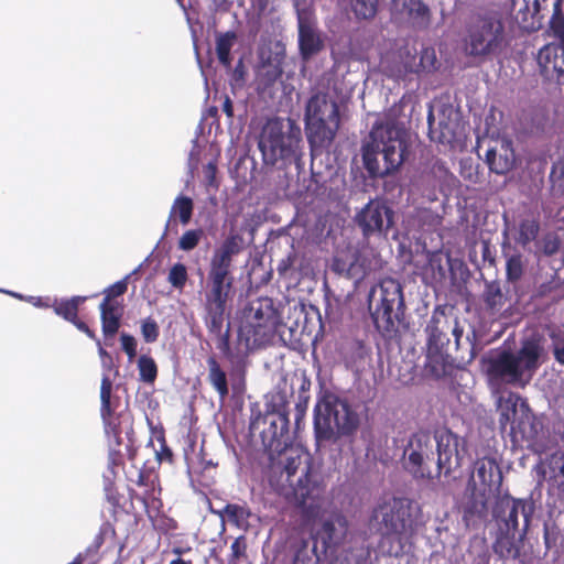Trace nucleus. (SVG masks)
<instances>
[{"label":"nucleus","instance_id":"bb28decb","mask_svg":"<svg viewBox=\"0 0 564 564\" xmlns=\"http://www.w3.org/2000/svg\"><path fill=\"white\" fill-rule=\"evenodd\" d=\"M419 73L417 57L408 48L400 50L387 65V74L397 79L405 78L409 74Z\"/></svg>","mask_w":564,"mask_h":564},{"label":"nucleus","instance_id":"9d476101","mask_svg":"<svg viewBox=\"0 0 564 564\" xmlns=\"http://www.w3.org/2000/svg\"><path fill=\"white\" fill-rule=\"evenodd\" d=\"M292 452L285 453L283 474L289 485L285 496L296 506H305L308 500L322 498L324 487L318 475L312 470L311 458L307 455H292Z\"/></svg>","mask_w":564,"mask_h":564},{"label":"nucleus","instance_id":"8fccbe9b","mask_svg":"<svg viewBox=\"0 0 564 564\" xmlns=\"http://www.w3.org/2000/svg\"><path fill=\"white\" fill-rule=\"evenodd\" d=\"M378 0H350L351 9L358 19L369 20L377 13Z\"/></svg>","mask_w":564,"mask_h":564},{"label":"nucleus","instance_id":"5fc2aeb1","mask_svg":"<svg viewBox=\"0 0 564 564\" xmlns=\"http://www.w3.org/2000/svg\"><path fill=\"white\" fill-rule=\"evenodd\" d=\"M130 498L140 500L145 509L150 506L155 507V503L161 505L160 499L155 495L154 480H151V486L145 487L143 494L139 495L133 489L130 490Z\"/></svg>","mask_w":564,"mask_h":564},{"label":"nucleus","instance_id":"a18cd8bd","mask_svg":"<svg viewBox=\"0 0 564 564\" xmlns=\"http://www.w3.org/2000/svg\"><path fill=\"white\" fill-rule=\"evenodd\" d=\"M319 560L317 544L314 542L313 547L310 549L308 541L301 540L294 553L293 564H317Z\"/></svg>","mask_w":564,"mask_h":564},{"label":"nucleus","instance_id":"72a5a7b5","mask_svg":"<svg viewBox=\"0 0 564 564\" xmlns=\"http://www.w3.org/2000/svg\"><path fill=\"white\" fill-rule=\"evenodd\" d=\"M221 518H226L228 522L237 528H247L249 519L252 514L248 505L245 503H227L223 510L216 511Z\"/></svg>","mask_w":564,"mask_h":564},{"label":"nucleus","instance_id":"b1692460","mask_svg":"<svg viewBox=\"0 0 564 564\" xmlns=\"http://www.w3.org/2000/svg\"><path fill=\"white\" fill-rule=\"evenodd\" d=\"M498 530L496 532V538L492 543L494 553L500 560H517L521 555V549L523 546V541L525 538H522V531L519 532Z\"/></svg>","mask_w":564,"mask_h":564},{"label":"nucleus","instance_id":"4c0bfd02","mask_svg":"<svg viewBox=\"0 0 564 564\" xmlns=\"http://www.w3.org/2000/svg\"><path fill=\"white\" fill-rule=\"evenodd\" d=\"M119 406V398H112V381L108 376H104L100 383V416L101 419L116 413Z\"/></svg>","mask_w":564,"mask_h":564},{"label":"nucleus","instance_id":"ea45409f","mask_svg":"<svg viewBox=\"0 0 564 564\" xmlns=\"http://www.w3.org/2000/svg\"><path fill=\"white\" fill-rule=\"evenodd\" d=\"M552 15L549 21L547 33L558 41V45H564V12L562 0H555L552 6Z\"/></svg>","mask_w":564,"mask_h":564},{"label":"nucleus","instance_id":"dca6fc26","mask_svg":"<svg viewBox=\"0 0 564 564\" xmlns=\"http://www.w3.org/2000/svg\"><path fill=\"white\" fill-rule=\"evenodd\" d=\"M437 460L436 474L449 475L462 466L466 453L465 442L449 430H443L434 436Z\"/></svg>","mask_w":564,"mask_h":564},{"label":"nucleus","instance_id":"a878e982","mask_svg":"<svg viewBox=\"0 0 564 564\" xmlns=\"http://www.w3.org/2000/svg\"><path fill=\"white\" fill-rule=\"evenodd\" d=\"M486 163L490 172L496 173L498 175H505L508 172H510L516 164V154L514 150L511 147V142H502L499 150H487Z\"/></svg>","mask_w":564,"mask_h":564},{"label":"nucleus","instance_id":"f704fd0d","mask_svg":"<svg viewBox=\"0 0 564 564\" xmlns=\"http://www.w3.org/2000/svg\"><path fill=\"white\" fill-rule=\"evenodd\" d=\"M283 69L278 64L263 65L257 77V90L260 94L272 95L273 87L281 79Z\"/></svg>","mask_w":564,"mask_h":564},{"label":"nucleus","instance_id":"774afa93","mask_svg":"<svg viewBox=\"0 0 564 564\" xmlns=\"http://www.w3.org/2000/svg\"><path fill=\"white\" fill-rule=\"evenodd\" d=\"M448 174H449V171L446 167L445 163L442 162L441 160H436L433 163L431 171L424 177H426L430 181L431 176H434L437 178H443V177H446Z\"/></svg>","mask_w":564,"mask_h":564},{"label":"nucleus","instance_id":"f3484780","mask_svg":"<svg viewBox=\"0 0 564 564\" xmlns=\"http://www.w3.org/2000/svg\"><path fill=\"white\" fill-rule=\"evenodd\" d=\"M393 214L384 202L372 199L356 215V223L365 238L386 236L393 225Z\"/></svg>","mask_w":564,"mask_h":564},{"label":"nucleus","instance_id":"20e7f679","mask_svg":"<svg viewBox=\"0 0 564 564\" xmlns=\"http://www.w3.org/2000/svg\"><path fill=\"white\" fill-rule=\"evenodd\" d=\"M360 424L359 414L347 399L325 391L314 408V432L318 442L337 441L354 435Z\"/></svg>","mask_w":564,"mask_h":564},{"label":"nucleus","instance_id":"09e8293b","mask_svg":"<svg viewBox=\"0 0 564 564\" xmlns=\"http://www.w3.org/2000/svg\"><path fill=\"white\" fill-rule=\"evenodd\" d=\"M289 399L285 391L279 390L270 395L267 402L265 413L284 414L289 416L288 412Z\"/></svg>","mask_w":564,"mask_h":564},{"label":"nucleus","instance_id":"393cba45","mask_svg":"<svg viewBox=\"0 0 564 564\" xmlns=\"http://www.w3.org/2000/svg\"><path fill=\"white\" fill-rule=\"evenodd\" d=\"M474 467L478 480L485 486V490L487 489L490 492L500 491L503 476L496 458L489 456L477 458Z\"/></svg>","mask_w":564,"mask_h":564},{"label":"nucleus","instance_id":"49530a36","mask_svg":"<svg viewBox=\"0 0 564 564\" xmlns=\"http://www.w3.org/2000/svg\"><path fill=\"white\" fill-rule=\"evenodd\" d=\"M129 275L124 276L123 279L117 281L116 283L109 285L102 292L104 299L101 303H109V304H116V303H123L122 296L128 291V281Z\"/></svg>","mask_w":564,"mask_h":564},{"label":"nucleus","instance_id":"423d86ee","mask_svg":"<svg viewBox=\"0 0 564 564\" xmlns=\"http://www.w3.org/2000/svg\"><path fill=\"white\" fill-rule=\"evenodd\" d=\"M280 324V315L271 297L250 301L245 308V322L238 330V346H243L246 351L265 346L274 339Z\"/></svg>","mask_w":564,"mask_h":564},{"label":"nucleus","instance_id":"473e14b6","mask_svg":"<svg viewBox=\"0 0 564 564\" xmlns=\"http://www.w3.org/2000/svg\"><path fill=\"white\" fill-rule=\"evenodd\" d=\"M104 423L105 433L113 437L117 445L122 443V433L128 434L132 429V417L129 412H116L110 416L101 419Z\"/></svg>","mask_w":564,"mask_h":564},{"label":"nucleus","instance_id":"c03bdc74","mask_svg":"<svg viewBox=\"0 0 564 564\" xmlns=\"http://www.w3.org/2000/svg\"><path fill=\"white\" fill-rule=\"evenodd\" d=\"M482 300L489 310H498L505 304V296L499 281H487L482 293Z\"/></svg>","mask_w":564,"mask_h":564},{"label":"nucleus","instance_id":"f257e3e1","mask_svg":"<svg viewBox=\"0 0 564 564\" xmlns=\"http://www.w3.org/2000/svg\"><path fill=\"white\" fill-rule=\"evenodd\" d=\"M406 154L405 132L393 121H376L361 147L364 167L372 178L397 172Z\"/></svg>","mask_w":564,"mask_h":564},{"label":"nucleus","instance_id":"2f4dec72","mask_svg":"<svg viewBox=\"0 0 564 564\" xmlns=\"http://www.w3.org/2000/svg\"><path fill=\"white\" fill-rule=\"evenodd\" d=\"M243 248V238L238 234H230L214 252L210 263L232 269V258Z\"/></svg>","mask_w":564,"mask_h":564},{"label":"nucleus","instance_id":"1a4fd4ad","mask_svg":"<svg viewBox=\"0 0 564 564\" xmlns=\"http://www.w3.org/2000/svg\"><path fill=\"white\" fill-rule=\"evenodd\" d=\"M319 500H308L307 505L300 507L310 524L312 539L322 544L321 553L326 554L328 549L338 546L346 538L348 520L338 509H322Z\"/></svg>","mask_w":564,"mask_h":564},{"label":"nucleus","instance_id":"de8ad7c7","mask_svg":"<svg viewBox=\"0 0 564 564\" xmlns=\"http://www.w3.org/2000/svg\"><path fill=\"white\" fill-rule=\"evenodd\" d=\"M140 380L145 383H153L158 377V366L154 359L148 355H141L138 359Z\"/></svg>","mask_w":564,"mask_h":564},{"label":"nucleus","instance_id":"6e6552de","mask_svg":"<svg viewBox=\"0 0 564 564\" xmlns=\"http://www.w3.org/2000/svg\"><path fill=\"white\" fill-rule=\"evenodd\" d=\"M339 108L325 93H316L305 107V130L312 151L327 149L339 128Z\"/></svg>","mask_w":564,"mask_h":564},{"label":"nucleus","instance_id":"58836bf2","mask_svg":"<svg viewBox=\"0 0 564 564\" xmlns=\"http://www.w3.org/2000/svg\"><path fill=\"white\" fill-rule=\"evenodd\" d=\"M539 231L540 223L538 218L533 216L522 218L518 226L516 241L518 245L525 248L538 238Z\"/></svg>","mask_w":564,"mask_h":564},{"label":"nucleus","instance_id":"5701e85b","mask_svg":"<svg viewBox=\"0 0 564 564\" xmlns=\"http://www.w3.org/2000/svg\"><path fill=\"white\" fill-rule=\"evenodd\" d=\"M86 300V296L79 295L72 296L70 299L55 300L52 307L56 315L72 323L78 330L85 333L88 337L95 338V333L78 317L79 305Z\"/></svg>","mask_w":564,"mask_h":564},{"label":"nucleus","instance_id":"603ef678","mask_svg":"<svg viewBox=\"0 0 564 564\" xmlns=\"http://www.w3.org/2000/svg\"><path fill=\"white\" fill-rule=\"evenodd\" d=\"M203 237V229L186 230L178 240V249L183 251H191L198 246Z\"/></svg>","mask_w":564,"mask_h":564},{"label":"nucleus","instance_id":"4d7b16f0","mask_svg":"<svg viewBox=\"0 0 564 564\" xmlns=\"http://www.w3.org/2000/svg\"><path fill=\"white\" fill-rule=\"evenodd\" d=\"M437 58L433 48H424L421 52L417 65L421 72L430 73L436 69Z\"/></svg>","mask_w":564,"mask_h":564},{"label":"nucleus","instance_id":"680f3d73","mask_svg":"<svg viewBox=\"0 0 564 564\" xmlns=\"http://www.w3.org/2000/svg\"><path fill=\"white\" fill-rule=\"evenodd\" d=\"M105 494L107 501L113 507V512H117L118 508H122L123 496L118 491L113 484L109 482L105 487Z\"/></svg>","mask_w":564,"mask_h":564},{"label":"nucleus","instance_id":"7c9ffc66","mask_svg":"<svg viewBox=\"0 0 564 564\" xmlns=\"http://www.w3.org/2000/svg\"><path fill=\"white\" fill-rule=\"evenodd\" d=\"M100 321L102 334L106 338H112L121 326V319L124 313L123 303H100Z\"/></svg>","mask_w":564,"mask_h":564},{"label":"nucleus","instance_id":"f03ea898","mask_svg":"<svg viewBox=\"0 0 564 564\" xmlns=\"http://www.w3.org/2000/svg\"><path fill=\"white\" fill-rule=\"evenodd\" d=\"M371 518L382 540L391 542L388 553L393 556L403 554L405 546L424 524L420 506L404 497L382 501L373 509Z\"/></svg>","mask_w":564,"mask_h":564},{"label":"nucleus","instance_id":"c9c22d12","mask_svg":"<svg viewBox=\"0 0 564 564\" xmlns=\"http://www.w3.org/2000/svg\"><path fill=\"white\" fill-rule=\"evenodd\" d=\"M487 512V497L485 490L477 492L476 488L469 499L465 502L463 508V519L465 522L473 521L474 519H481Z\"/></svg>","mask_w":564,"mask_h":564},{"label":"nucleus","instance_id":"4be33fe9","mask_svg":"<svg viewBox=\"0 0 564 564\" xmlns=\"http://www.w3.org/2000/svg\"><path fill=\"white\" fill-rule=\"evenodd\" d=\"M451 328V317L444 310L436 308L432 313L431 319L426 325L427 349L429 351L441 352L449 344L447 336Z\"/></svg>","mask_w":564,"mask_h":564},{"label":"nucleus","instance_id":"e433bc0d","mask_svg":"<svg viewBox=\"0 0 564 564\" xmlns=\"http://www.w3.org/2000/svg\"><path fill=\"white\" fill-rule=\"evenodd\" d=\"M207 366L209 383L217 391L220 399H225L229 393L226 372L221 369L219 362L214 356H210L207 359Z\"/></svg>","mask_w":564,"mask_h":564},{"label":"nucleus","instance_id":"a19ab883","mask_svg":"<svg viewBox=\"0 0 564 564\" xmlns=\"http://www.w3.org/2000/svg\"><path fill=\"white\" fill-rule=\"evenodd\" d=\"M237 35L232 31L220 33L216 39V54L219 63L226 67H231L230 52L235 44Z\"/></svg>","mask_w":564,"mask_h":564},{"label":"nucleus","instance_id":"a211bd4d","mask_svg":"<svg viewBox=\"0 0 564 564\" xmlns=\"http://www.w3.org/2000/svg\"><path fill=\"white\" fill-rule=\"evenodd\" d=\"M512 422L510 435L513 442H527L533 445L538 442L543 432V422L533 413L525 402L520 406L511 404Z\"/></svg>","mask_w":564,"mask_h":564},{"label":"nucleus","instance_id":"6e6d98bb","mask_svg":"<svg viewBox=\"0 0 564 564\" xmlns=\"http://www.w3.org/2000/svg\"><path fill=\"white\" fill-rule=\"evenodd\" d=\"M141 334L145 343L150 344L156 341L160 336L158 323L151 317L143 319L141 324Z\"/></svg>","mask_w":564,"mask_h":564},{"label":"nucleus","instance_id":"bf43d9fd","mask_svg":"<svg viewBox=\"0 0 564 564\" xmlns=\"http://www.w3.org/2000/svg\"><path fill=\"white\" fill-rule=\"evenodd\" d=\"M310 395L299 394V400L295 403V413H294V425L295 430L301 429V424L303 423L304 416L306 414L308 408Z\"/></svg>","mask_w":564,"mask_h":564},{"label":"nucleus","instance_id":"338daca9","mask_svg":"<svg viewBox=\"0 0 564 564\" xmlns=\"http://www.w3.org/2000/svg\"><path fill=\"white\" fill-rule=\"evenodd\" d=\"M106 532L107 530L101 528L99 530V532L95 535L94 540L91 541V543L88 545V547L86 549V554L87 555H97L100 547L104 545L105 543V540H106Z\"/></svg>","mask_w":564,"mask_h":564},{"label":"nucleus","instance_id":"3c124183","mask_svg":"<svg viewBox=\"0 0 564 564\" xmlns=\"http://www.w3.org/2000/svg\"><path fill=\"white\" fill-rule=\"evenodd\" d=\"M425 368L436 378L444 376L445 357L443 351L436 352L427 350Z\"/></svg>","mask_w":564,"mask_h":564},{"label":"nucleus","instance_id":"f8f14e48","mask_svg":"<svg viewBox=\"0 0 564 564\" xmlns=\"http://www.w3.org/2000/svg\"><path fill=\"white\" fill-rule=\"evenodd\" d=\"M235 276L231 268L209 263L207 291L205 293V316L216 330L225 322L227 303L235 296Z\"/></svg>","mask_w":564,"mask_h":564},{"label":"nucleus","instance_id":"e2e57ef3","mask_svg":"<svg viewBox=\"0 0 564 564\" xmlns=\"http://www.w3.org/2000/svg\"><path fill=\"white\" fill-rule=\"evenodd\" d=\"M120 340L123 351L127 354L130 360L133 359L137 356L135 338L130 334L122 333Z\"/></svg>","mask_w":564,"mask_h":564},{"label":"nucleus","instance_id":"cd10ccee","mask_svg":"<svg viewBox=\"0 0 564 564\" xmlns=\"http://www.w3.org/2000/svg\"><path fill=\"white\" fill-rule=\"evenodd\" d=\"M392 8L417 25L425 26L431 21V10L422 0H392Z\"/></svg>","mask_w":564,"mask_h":564},{"label":"nucleus","instance_id":"0eeeda50","mask_svg":"<svg viewBox=\"0 0 564 564\" xmlns=\"http://www.w3.org/2000/svg\"><path fill=\"white\" fill-rule=\"evenodd\" d=\"M301 130L292 129L283 131V124L279 120H270L263 127L258 147L262 153L265 165L285 169L291 164L297 167L301 164Z\"/></svg>","mask_w":564,"mask_h":564},{"label":"nucleus","instance_id":"052dcab7","mask_svg":"<svg viewBox=\"0 0 564 564\" xmlns=\"http://www.w3.org/2000/svg\"><path fill=\"white\" fill-rule=\"evenodd\" d=\"M205 185L207 188H213L215 191L219 187V182L217 180V164L216 162H208L203 170Z\"/></svg>","mask_w":564,"mask_h":564},{"label":"nucleus","instance_id":"c756f323","mask_svg":"<svg viewBox=\"0 0 564 564\" xmlns=\"http://www.w3.org/2000/svg\"><path fill=\"white\" fill-rule=\"evenodd\" d=\"M545 476L550 489L564 499V453L555 452L545 459Z\"/></svg>","mask_w":564,"mask_h":564},{"label":"nucleus","instance_id":"13d9d810","mask_svg":"<svg viewBox=\"0 0 564 564\" xmlns=\"http://www.w3.org/2000/svg\"><path fill=\"white\" fill-rule=\"evenodd\" d=\"M230 549L229 564H237L241 558H247V541L243 535L236 538Z\"/></svg>","mask_w":564,"mask_h":564},{"label":"nucleus","instance_id":"69168bd1","mask_svg":"<svg viewBox=\"0 0 564 564\" xmlns=\"http://www.w3.org/2000/svg\"><path fill=\"white\" fill-rule=\"evenodd\" d=\"M246 66L243 63V59L240 58L238 63L236 64L235 68L231 73V85L241 87L245 84L246 80Z\"/></svg>","mask_w":564,"mask_h":564},{"label":"nucleus","instance_id":"6ab92c4d","mask_svg":"<svg viewBox=\"0 0 564 564\" xmlns=\"http://www.w3.org/2000/svg\"><path fill=\"white\" fill-rule=\"evenodd\" d=\"M555 0H511L514 20L522 31H539Z\"/></svg>","mask_w":564,"mask_h":564},{"label":"nucleus","instance_id":"37998d69","mask_svg":"<svg viewBox=\"0 0 564 564\" xmlns=\"http://www.w3.org/2000/svg\"><path fill=\"white\" fill-rule=\"evenodd\" d=\"M194 204L187 196H177L171 207L170 219L178 217L182 225H187L193 216Z\"/></svg>","mask_w":564,"mask_h":564},{"label":"nucleus","instance_id":"864d4df0","mask_svg":"<svg viewBox=\"0 0 564 564\" xmlns=\"http://www.w3.org/2000/svg\"><path fill=\"white\" fill-rule=\"evenodd\" d=\"M187 269L183 263H175L169 272L167 280L175 289L182 290L187 281Z\"/></svg>","mask_w":564,"mask_h":564},{"label":"nucleus","instance_id":"0e129e2a","mask_svg":"<svg viewBox=\"0 0 564 564\" xmlns=\"http://www.w3.org/2000/svg\"><path fill=\"white\" fill-rule=\"evenodd\" d=\"M561 286V281L557 278H552L550 281L541 283L536 288V295L538 296H549L552 293H554L557 289Z\"/></svg>","mask_w":564,"mask_h":564},{"label":"nucleus","instance_id":"412c9836","mask_svg":"<svg viewBox=\"0 0 564 564\" xmlns=\"http://www.w3.org/2000/svg\"><path fill=\"white\" fill-rule=\"evenodd\" d=\"M541 75L547 80L561 83L564 78V45L550 43L538 53Z\"/></svg>","mask_w":564,"mask_h":564},{"label":"nucleus","instance_id":"4468645a","mask_svg":"<svg viewBox=\"0 0 564 564\" xmlns=\"http://www.w3.org/2000/svg\"><path fill=\"white\" fill-rule=\"evenodd\" d=\"M435 438L429 432L414 433L404 448V467L414 478H432Z\"/></svg>","mask_w":564,"mask_h":564},{"label":"nucleus","instance_id":"9b49d317","mask_svg":"<svg viewBox=\"0 0 564 564\" xmlns=\"http://www.w3.org/2000/svg\"><path fill=\"white\" fill-rule=\"evenodd\" d=\"M542 348L535 339H528L522 343L517 354L502 350L489 360L488 373L507 383H518L524 371H535L539 367V358Z\"/></svg>","mask_w":564,"mask_h":564},{"label":"nucleus","instance_id":"39448f33","mask_svg":"<svg viewBox=\"0 0 564 564\" xmlns=\"http://www.w3.org/2000/svg\"><path fill=\"white\" fill-rule=\"evenodd\" d=\"M369 310L377 330L386 339H393L404 325L405 303L401 284L392 279H382L368 294Z\"/></svg>","mask_w":564,"mask_h":564},{"label":"nucleus","instance_id":"c85d7f7f","mask_svg":"<svg viewBox=\"0 0 564 564\" xmlns=\"http://www.w3.org/2000/svg\"><path fill=\"white\" fill-rule=\"evenodd\" d=\"M502 256L506 259V279L509 283L519 282L525 270V260L522 252L508 240L501 245Z\"/></svg>","mask_w":564,"mask_h":564},{"label":"nucleus","instance_id":"7ed1b4c3","mask_svg":"<svg viewBox=\"0 0 564 564\" xmlns=\"http://www.w3.org/2000/svg\"><path fill=\"white\" fill-rule=\"evenodd\" d=\"M510 44L502 17L497 12L473 15L465 25L463 52L477 65L500 57Z\"/></svg>","mask_w":564,"mask_h":564},{"label":"nucleus","instance_id":"ddd939ff","mask_svg":"<svg viewBox=\"0 0 564 564\" xmlns=\"http://www.w3.org/2000/svg\"><path fill=\"white\" fill-rule=\"evenodd\" d=\"M523 520L522 538L529 531L533 514V503L527 499L513 498L509 494L499 496L492 508V518L498 530L519 532V516Z\"/></svg>","mask_w":564,"mask_h":564},{"label":"nucleus","instance_id":"79ce46f5","mask_svg":"<svg viewBox=\"0 0 564 564\" xmlns=\"http://www.w3.org/2000/svg\"><path fill=\"white\" fill-rule=\"evenodd\" d=\"M205 325L209 332V334L217 337L216 347L223 354L226 359L232 360L235 358V354L230 346V328L229 326L225 332H223L224 322L220 324L219 329L216 330L212 327L209 316L204 317Z\"/></svg>","mask_w":564,"mask_h":564},{"label":"nucleus","instance_id":"aec40b11","mask_svg":"<svg viewBox=\"0 0 564 564\" xmlns=\"http://www.w3.org/2000/svg\"><path fill=\"white\" fill-rule=\"evenodd\" d=\"M297 31L299 51L303 61L311 59L324 48L321 33L308 15L299 13Z\"/></svg>","mask_w":564,"mask_h":564},{"label":"nucleus","instance_id":"2eb2a0df","mask_svg":"<svg viewBox=\"0 0 564 564\" xmlns=\"http://www.w3.org/2000/svg\"><path fill=\"white\" fill-rule=\"evenodd\" d=\"M289 416L265 413L251 422L252 430H260L263 446L272 453H283L291 445Z\"/></svg>","mask_w":564,"mask_h":564}]
</instances>
